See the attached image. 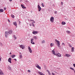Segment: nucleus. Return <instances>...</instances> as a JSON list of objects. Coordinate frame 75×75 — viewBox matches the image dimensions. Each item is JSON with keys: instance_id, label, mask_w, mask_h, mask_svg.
Here are the masks:
<instances>
[{"instance_id": "nucleus-57", "label": "nucleus", "mask_w": 75, "mask_h": 75, "mask_svg": "<svg viewBox=\"0 0 75 75\" xmlns=\"http://www.w3.org/2000/svg\"><path fill=\"white\" fill-rule=\"evenodd\" d=\"M9 21V22H10V21Z\"/></svg>"}, {"instance_id": "nucleus-41", "label": "nucleus", "mask_w": 75, "mask_h": 75, "mask_svg": "<svg viewBox=\"0 0 75 75\" xmlns=\"http://www.w3.org/2000/svg\"><path fill=\"white\" fill-rule=\"evenodd\" d=\"M69 45L70 47H72V46L71 45L69 44Z\"/></svg>"}, {"instance_id": "nucleus-20", "label": "nucleus", "mask_w": 75, "mask_h": 75, "mask_svg": "<svg viewBox=\"0 0 75 75\" xmlns=\"http://www.w3.org/2000/svg\"><path fill=\"white\" fill-rule=\"evenodd\" d=\"M74 47H72V48H71V51L72 52H74Z\"/></svg>"}, {"instance_id": "nucleus-30", "label": "nucleus", "mask_w": 75, "mask_h": 75, "mask_svg": "<svg viewBox=\"0 0 75 75\" xmlns=\"http://www.w3.org/2000/svg\"><path fill=\"white\" fill-rule=\"evenodd\" d=\"M13 37H14V38H15V40H16V39H17V38H16V36L14 35V36H13Z\"/></svg>"}, {"instance_id": "nucleus-19", "label": "nucleus", "mask_w": 75, "mask_h": 75, "mask_svg": "<svg viewBox=\"0 0 75 75\" xmlns=\"http://www.w3.org/2000/svg\"><path fill=\"white\" fill-rule=\"evenodd\" d=\"M62 25H65L66 24V23L65 22H62Z\"/></svg>"}, {"instance_id": "nucleus-34", "label": "nucleus", "mask_w": 75, "mask_h": 75, "mask_svg": "<svg viewBox=\"0 0 75 75\" xmlns=\"http://www.w3.org/2000/svg\"><path fill=\"white\" fill-rule=\"evenodd\" d=\"M42 7H44V4L42 3Z\"/></svg>"}, {"instance_id": "nucleus-26", "label": "nucleus", "mask_w": 75, "mask_h": 75, "mask_svg": "<svg viewBox=\"0 0 75 75\" xmlns=\"http://www.w3.org/2000/svg\"><path fill=\"white\" fill-rule=\"evenodd\" d=\"M70 69H71L72 70H73V71H74V68H73L72 67H70Z\"/></svg>"}, {"instance_id": "nucleus-1", "label": "nucleus", "mask_w": 75, "mask_h": 75, "mask_svg": "<svg viewBox=\"0 0 75 75\" xmlns=\"http://www.w3.org/2000/svg\"><path fill=\"white\" fill-rule=\"evenodd\" d=\"M12 33H13V31L11 30H10L9 31H6L5 34L6 37H7L9 34H11Z\"/></svg>"}, {"instance_id": "nucleus-15", "label": "nucleus", "mask_w": 75, "mask_h": 75, "mask_svg": "<svg viewBox=\"0 0 75 75\" xmlns=\"http://www.w3.org/2000/svg\"><path fill=\"white\" fill-rule=\"evenodd\" d=\"M21 6L22 7V8H26V7H24V5H23V4L21 5Z\"/></svg>"}, {"instance_id": "nucleus-55", "label": "nucleus", "mask_w": 75, "mask_h": 75, "mask_svg": "<svg viewBox=\"0 0 75 75\" xmlns=\"http://www.w3.org/2000/svg\"><path fill=\"white\" fill-rule=\"evenodd\" d=\"M9 20V19H8V21Z\"/></svg>"}, {"instance_id": "nucleus-16", "label": "nucleus", "mask_w": 75, "mask_h": 75, "mask_svg": "<svg viewBox=\"0 0 75 75\" xmlns=\"http://www.w3.org/2000/svg\"><path fill=\"white\" fill-rule=\"evenodd\" d=\"M13 24L14 25H15V26H17V23L16 22H15L13 23Z\"/></svg>"}, {"instance_id": "nucleus-53", "label": "nucleus", "mask_w": 75, "mask_h": 75, "mask_svg": "<svg viewBox=\"0 0 75 75\" xmlns=\"http://www.w3.org/2000/svg\"><path fill=\"white\" fill-rule=\"evenodd\" d=\"M33 23H35V21H34V22Z\"/></svg>"}, {"instance_id": "nucleus-6", "label": "nucleus", "mask_w": 75, "mask_h": 75, "mask_svg": "<svg viewBox=\"0 0 75 75\" xmlns=\"http://www.w3.org/2000/svg\"><path fill=\"white\" fill-rule=\"evenodd\" d=\"M38 11H41V7H40V5H39L38 6Z\"/></svg>"}, {"instance_id": "nucleus-52", "label": "nucleus", "mask_w": 75, "mask_h": 75, "mask_svg": "<svg viewBox=\"0 0 75 75\" xmlns=\"http://www.w3.org/2000/svg\"><path fill=\"white\" fill-rule=\"evenodd\" d=\"M32 20H30V21H32Z\"/></svg>"}, {"instance_id": "nucleus-9", "label": "nucleus", "mask_w": 75, "mask_h": 75, "mask_svg": "<svg viewBox=\"0 0 75 75\" xmlns=\"http://www.w3.org/2000/svg\"><path fill=\"white\" fill-rule=\"evenodd\" d=\"M33 34H37L38 33V32L37 31H33Z\"/></svg>"}, {"instance_id": "nucleus-50", "label": "nucleus", "mask_w": 75, "mask_h": 75, "mask_svg": "<svg viewBox=\"0 0 75 75\" xmlns=\"http://www.w3.org/2000/svg\"><path fill=\"white\" fill-rule=\"evenodd\" d=\"M10 55H11V53L10 52Z\"/></svg>"}, {"instance_id": "nucleus-27", "label": "nucleus", "mask_w": 75, "mask_h": 75, "mask_svg": "<svg viewBox=\"0 0 75 75\" xmlns=\"http://www.w3.org/2000/svg\"><path fill=\"white\" fill-rule=\"evenodd\" d=\"M8 69L11 70V68L10 66H8Z\"/></svg>"}, {"instance_id": "nucleus-23", "label": "nucleus", "mask_w": 75, "mask_h": 75, "mask_svg": "<svg viewBox=\"0 0 75 75\" xmlns=\"http://www.w3.org/2000/svg\"><path fill=\"white\" fill-rule=\"evenodd\" d=\"M45 40H43L42 42L41 43L42 44H43V43H45Z\"/></svg>"}, {"instance_id": "nucleus-4", "label": "nucleus", "mask_w": 75, "mask_h": 75, "mask_svg": "<svg viewBox=\"0 0 75 75\" xmlns=\"http://www.w3.org/2000/svg\"><path fill=\"white\" fill-rule=\"evenodd\" d=\"M20 48H22V49H24L25 48V46H24L23 45H21L20 46Z\"/></svg>"}, {"instance_id": "nucleus-46", "label": "nucleus", "mask_w": 75, "mask_h": 75, "mask_svg": "<svg viewBox=\"0 0 75 75\" xmlns=\"http://www.w3.org/2000/svg\"><path fill=\"white\" fill-rule=\"evenodd\" d=\"M1 61V58H0V62Z\"/></svg>"}, {"instance_id": "nucleus-25", "label": "nucleus", "mask_w": 75, "mask_h": 75, "mask_svg": "<svg viewBox=\"0 0 75 75\" xmlns=\"http://www.w3.org/2000/svg\"><path fill=\"white\" fill-rule=\"evenodd\" d=\"M3 9H0V12H3Z\"/></svg>"}, {"instance_id": "nucleus-14", "label": "nucleus", "mask_w": 75, "mask_h": 75, "mask_svg": "<svg viewBox=\"0 0 75 75\" xmlns=\"http://www.w3.org/2000/svg\"><path fill=\"white\" fill-rule=\"evenodd\" d=\"M52 52L53 55H56V54H55V51H54L52 50Z\"/></svg>"}, {"instance_id": "nucleus-12", "label": "nucleus", "mask_w": 75, "mask_h": 75, "mask_svg": "<svg viewBox=\"0 0 75 75\" xmlns=\"http://www.w3.org/2000/svg\"><path fill=\"white\" fill-rule=\"evenodd\" d=\"M11 58H9L8 59V62H10V63H11Z\"/></svg>"}, {"instance_id": "nucleus-24", "label": "nucleus", "mask_w": 75, "mask_h": 75, "mask_svg": "<svg viewBox=\"0 0 75 75\" xmlns=\"http://www.w3.org/2000/svg\"><path fill=\"white\" fill-rule=\"evenodd\" d=\"M31 43L32 44H35V43L33 42V41H31Z\"/></svg>"}, {"instance_id": "nucleus-29", "label": "nucleus", "mask_w": 75, "mask_h": 75, "mask_svg": "<svg viewBox=\"0 0 75 75\" xmlns=\"http://www.w3.org/2000/svg\"><path fill=\"white\" fill-rule=\"evenodd\" d=\"M47 72H48V73L49 74H50V71H49L47 70Z\"/></svg>"}, {"instance_id": "nucleus-51", "label": "nucleus", "mask_w": 75, "mask_h": 75, "mask_svg": "<svg viewBox=\"0 0 75 75\" xmlns=\"http://www.w3.org/2000/svg\"><path fill=\"white\" fill-rule=\"evenodd\" d=\"M68 28H69V29H71V28H68Z\"/></svg>"}, {"instance_id": "nucleus-56", "label": "nucleus", "mask_w": 75, "mask_h": 75, "mask_svg": "<svg viewBox=\"0 0 75 75\" xmlns=\"http://www.w3.org/2000/svg\"><path fill=\"white\" fill-rule=\"evenodd\" d=\"M31 13H32V11H31Z\"/></svg>"}, {"instance_id": "nucleus-17", "label": "nucleus", "mask_w": 75, "mask_h": 75, "mask_svg": "<svg viewBox=\"0 0 75 75\" xmlns=\"http://www.w3.org/2000/svg\"><path fill=\"white\" fill-rule=\"evenodd\" d=\"M33 38H34V39H35V40H37V37L36 36L33 37Z\"/></svg>"}, {"instance_id": "nucleus-8", "label": "nucleus", "mask_w": 75, "mask_h": 75, "mask_svg": "<svg viewBox=\"0 0 75 75\" xmlns=\"http://www.w3.org/2000/svg\"><path fill=\"white\" fill-rule=\"evenodd\" d=\"M38 73L40 75H45L43 73H42V72H41L40 71H38Z\"/></svg>"}, {"instance_id": "nucleus-33", "label": "nucleus", "mask_w": 75, "mask_h": 75, "mask_svg": "<svg viewBox=\"0 0 75 75\" xmlns=\"http://www.w3.org/2000/svg\"><path fill=\"white\" fill-rule=\"evenodd\" d=\"M19 57L20 58H22V55H20Z\"/></svg>"}, {"instance_id": "nucleus-37", "label": "nucleus", "mask_w": 75, "mask_h": 75, "mask_svg": "<svg viewBox=\"0 0 75 75\" xmlns=\"http://www.w3.org/2000/svg\"><path fill=\"white\" fill-rule=\"evenodd\" d=\"M0 45H1V46H3V45L0 42Z\"/></svg>"}, {"instance_id": "nucleus-43", "label": "nucleus", "mask_w": 75, "mask_h": 75, "mask_svg": "<svg viewBox=\"0 0 75 75\" xmlns=\"http://www.w3.org/2000/svg\"><path fill=\"white\" fill-rule=\"evenodd\" d=\"M54 13H55V14H57V11H55V12H54Z\"/></svg>"}, {"instance_id": "nucleus-42", "label": "nucleus", "mask_w": 75, "mask_h": 75, "mask_svg": "<svg viewBox=\"0 0 75 75\" xmlns=\"http://www.w3.org/2000/svg\"><path fill=\"white\" fill-rule=\"evenodd\" d=\"M73 65L74 67H75V64H73Z\"/></svg>"}, {"instance_id": "nucleus-32", "label": "nucleus", "mask_w": 75, "mask_h": 75, "mask_svg": "<svg viewBox=\"0 0 75 75\" xmlns=\"http://www.w3.org/2000/svg\"><path fill=\"white\" fill-rule=\"evenodd\" d=\"M57 46L59 47H60V44H59H59H57Z\"/></svg>"}, {"instance_id": "nucleus-45", "label": "nucleus", "mask_w": 75, "mask_h": 75, "mask_svg": "<svg viewBox=\"0 0 75 75\" xmlns=\"http://www.w3.org/2000/svg\"><path fill=\"white\" fill-rule=\"evenodd\" d=\"M14 60H15V61H17V59H14Z\"/></svg>"}, {"instance_id": "nucleus-10", "label": "nucleus", "mask_w": 75, "mask_h": 75, "mask_svg": "<svg viewBox=\"0 0 75 75\" xmlns=\"http://www.w3.org/2000/svg\"><path fill=\"white\" fill-rule=\"evenodd\" d=\"M55 41L57 42V44H59V45L60 44V42L59 41H58V40H57V39H55Z\"/></svg>"}, {"instance_id": "nucleus-49", "label": "nucleus", "mask_w": 75, "mask_h": 75, "mask_svg": "<svg viewBox=\"0 0 75 75\" xmlns=\"http://www.w3.org/2000/svg\"><path fill=\"white\" fill-rule=\"evenodd\" d=\"M12 1V0H9V1Z\"/></svg>"}, {"instance_id": "nucleus-40", "label": "nucleus", "mask_w": 75, "mask_h": 75, "mask_svg": "<svg viewBox=\"0 0 75 75\" xmlns=\"http://www.w3.org/2000/svg\"><path fill=\"white\" fill-rule=\"evenodd\" d=\"M61 5H63V2H61Z\"/></svg>"}, {"instance_id": "nucleus-54", "label": "nucleus", "mask_w": 75, "mask_h": 75, "mask_svg": "<svg viewBox=\"0 0 75 75\" xmlns=\"http://www.w3.org/2000/svg\"><path fill=\"white\" fill-rule=\"evenodd\" d=\"M32 21H33V20H32Z\"/></svg>"}, {"instance_id": "nucleus-39", "label": "nucleus", "mask_w": 75, "mask_h": 75, "mask_svg": "<svg viewBox=\"0 0 75 75\" xmlns=\"http://www.w3.org/2000/svg\"><path fill=\"white\" fill-rule=\"evenodd\" d=\"M52 75H55V74H54V73H52Z\"/></svg>"}, {"instance_id": "nucleus-21", "label": "nucleus", "mask_w": 75, "mask_h": 75, "mask_svg": "<svg viewBox=\"0 0 75 75\" xmlns=\"http://www.w3.org/2000/svg\"><path fill=\"white\" fill-rule=\"evenodd\" d=\"M54 43H51L50 44V46L51 47H52V46H54Z\"/></svg>"}, {"instance_id": "nucleus-13", "label": "nucleus", "mask_w": 75, "mask_h": 75, "mask_svg": "<svg viewBox=\"0 0 75 75\" xmlns=\"http://www.w3.org/2000/svg\"><path fill=\"white\" fill-rule=\"evenodd\" d=\"M66 33L67 34H71V31H69V30L66 31Z\"/></svg>"}, {"instance_id": "nucleus-36", "label": "nucleus", "mask_w": 75, "mask_h": 75, "mask_svg": "<svg viewBox=\"0 0 75 75\" xmlns=\"http://www.w3.org/2000/svg\"><path fill=\"white\" fill-rule=\"evenodd\" d=\"M62 45H63V46H65V44H64V43H62Z\"/></svg>"}, {"instance_id": "nucleus-2", "label": "nucleus", "mask_w": 75, "mask_h": 75, "mask_svg": "<svg viewBox=\"0 0 75 75\" xmlns=\"http://www.w3.org/2000/svg\"><path fill=\"white\" fill-rule=\"evenodd\" d=\"M50 21L51 22V23H53L54 22V17H51L50 19Z\"/></svg>"}, {"instance_id": "nucleus-47", "label": "nucleus", "mask_w": 75, "mask_h": 75, "mask_svg": "<svg viewBox=\"0 0 75 75\" xmlns=\"http://www.w3.org/2000/svg\"><path fill=\"white\" fill-rule=\"evenodd\" d=\"M29 25H30V26H32V25H31V24H29Z\"/></svg>"}, {"instance_id": "nucleus-11", "label": "nucleus", "mask_w": 75, "mask_h": 75, "mask_svg": "<svg viewBox=\"0 0 75 75\" xmlns=\"http://www.w3.org/2000/svg\"><path fill=\"white\" fill-rule=\"evenodd\" d=\"M65 57H71V55L69 54H66Z\"/></svg>"}, {"instance_id": "nucleus-35", "label": "nucleus", "mask_w": 75, "mask_h": 75, "mask_svg": "<svg viewBox=\"0 0 75 75\" xmlns=\"http://www.w3.org/2000/svg\"><path fill=\"white\" fill-rule=\"evenodd\" d=\"M32 25H33V27H35V26L34 25V24H33V23H34V22H33L32 23Z\"/></svg>"}, {"instance_id": "nucleus-3", "label": "nucleus", "mask_w": 75, "mask_h": 75, "mask_svg": "<svg viewBox=\"0 0 75 75\" xmlns=\"http://www.w3.org/2000/svg\"><path fill=\"white\" fill-rule=\"evenodd\" d=\"M55 55L58 57H61V54L59 53L56 54Z\"/></svg>"}, {"instance_id": "nucleus-7", "label": "nucleus", "mask_w": 75, "mask_h": 75, "mask_svg": "<svg viewBox=\"0 0 75 75\" xmlns=\"http://www.w3.org/2000/svg\"><path fill=\"white\" fill-rule=\"evenodd\" d=\"M0 75H4V73H3V71L1 70H0Z\"/></svg>"}, {"instance_id": "nucleus-18", "label": "nucleus", "mask_w": 75, "mask_h": 75, "mask_svg": "<svg viewBox=\"0 0 75 75\" xmlns=\"http://www.w3.org/2000/svg\"><path fill=\"white\" fill-rule=\"evenodd\" d=\"M36 67L38 68V69H41V67L40 66H39V65H38V66H36Z\"/></svg>"}, {"instance_id": "nucleus-38", "label": "nucleus", "mask_w": 75, "mask_h": 75, "mask_svg": "<svg viewBox=\"0 0 75 75\" xmlns=\"http://www.w3.org/2000/svg\"><path fill=\"white\" fill-rule=\"evenodd\" d=\"M28 72H31V71H30V70H28Z\"/></svg>"}, {"instance_id": "nucleus-5", "label": "nucleus", "mask_w": 75, "mask_h": 75, "mask_svg": "<svg viewBox=\"0 0 75 75\" xmlns=\"http://www.w3.org/2000/svg\"><path fill=\"white\" fill-rule=\"evenodd\" d=\"M28 49L29 52L30 53H31V52H32V50H31V48H30V47L29 46H28Z\"/></svg>"}, {"instance_id": "nucleus-31", "label": "nucleus", "mask_w": 75, "mask_h": 75, "mask_svg": "<svg viewBox=\"0 0 75 75\" xmlns=\"http://www.w3.org/2000/svg\"><path fill=\"white\" fill-rule=\"evenodd\" d=\"M33 40H34V39L33 38H31L30 39L31 41H33Z\"/></svg>"}, {"instance_id": "nucleus-48", "label": "nucleus", "mask_w": 75, "mask_h": 75, "mask_svg": "<svg viewBox=\"0 0 75 75\" xmlns=\"http://www.w3.org/2000/svg\"><path fill=\"white\" fill-rule=\"evenodd\" d=\"M49 74V75H51V73H50Z\"/></svg>"}, {"instance_id": "nucleus-28", "label": "nucleus", "mask_w": 75, "mask_h": 75, "mask_svg": "<svg viewBox=\"0 0 75 75\" xmlns=\"http://www.w3.org/2000/svg\"><path fill=\"white\" fill-rule=\"evenodd\" d=\"M11 16L12 18H14V16L13 15H11Z\"/></svg>"}, {"instance_id": "nucleus-22", "label": "nucleus", "mask_w": 75, "mask_h": 75, "mask_svg": "<svg viewBox=\"0 0 75 75\" xmlns=\"http://www.w3.org/2000/svg\"><path fill=\"white\" fill-rule=\"evenodd\" d=\"M11 57L12 58H14V57H16V56L14 54L13 55H12Z\"/></svg>"}, {"instance_id": "nucleus-44", "label": "nucleus", "mask_w": 75, "mask_h": 75, "mask_svg": "<svg viewBox=\"0 0 75 75\" xmlns=\"http://www.w3.org/2000/svg\"><path fill=\"white\" fill-rule=\"evenodd\" d=\"M4 10H6V8H4Z\"/></svg>"}]
</instances>
